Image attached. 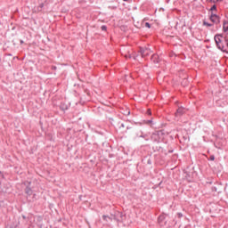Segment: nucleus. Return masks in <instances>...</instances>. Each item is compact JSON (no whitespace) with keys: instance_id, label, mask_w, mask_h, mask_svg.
I'll list each match as a JSON object with an SVG mask.
<instances>
[{"instance_id":"obj_3","label":"nucleus","mask_w":228,"mask_h":228,"mask_svg":"<svg viewBox=\"0 0 228 228\" xmlns=\"http://www.w3.org/2000/svg\"><path fill=\"white\" fill-rule=\"evenodd\" d=\"M151 53H152V52L149 48L141 49V54H142V58H145V56H149V54H151Z\"/></svg>"},{"instance_id":"obj_10","label":"nucleus","mask_w":228,"mask_h":228,"mask_svg":"<svg viewBox=\"0 0 228 228\" xmlns=\"http://www.w3.org/2000/svg\"><path fill=\"white\" fill-rule=\"evenodd\" d=\"M144 26H145V28H148L150 29V28H151V23L146 22V23L144 24Z\"/></svg>"},{"instance_id":"obj_1","label":"nucleus","mask_w":228,"mask_h":228,"mask_svg":"<svg viewBox=\"0 0 228 228\" xmlns=\"http://www.w3.org/2000/svg\"><path fill=\"white\" fill-rule=\"evenodd\" d=\"M215 42L218 49L223 51L224 53H228V42H226V45L224 44L227 37L222 36V34H217L215 36Z\"/></svg>"},{"instance_id":"obj_11","label":"nucleus","mask_w":228,"mask_h":228,"mask_svg":"<svg viewBox=\"0 0 228 228\" xmlns=\"http://www.w3.org/2000/svg\"><path fill=\"white\" fill-rule=\"evenodd\" d=\"M125 58L127 60L128 58H131V53H128L125 54Z\"/></svg>"},{"instance_id":"obj_17","label":"nucleus","mask_w":228,"mask_h":228,"mask_svg":"<svg viewBox=\"0 0 228 228\" xmlns=\"http://www.w3.org/2000/svg\"><path fill=\"white\" fill-rule=\"evenodd\" d=\"M123 1H127V0H123Z\"/></svg>"},{"instance_id":"obj_15","label":"nucleus","mask_w":228,"mask_h":228,"mask_svg":"<svg viewBox=\"0 0 228 228\" xmlns=\"http://www.w3.org/2000/svg\"><path fill=\"white\" fill-rule=\"evenodd\" d=\"M227 42H228V38L226 37V38H225V42L224 43V45H227Z\"/></svg>"},{"instance_id":"obj_6","label":"nucleus","mask_w":228,"mask_h":228,"mask_svg":"<svg viewBox=\"0 0 228 228\" xmlns=\"http://www.w3.org/2000/svg\"><path fill=\"white\" fill-rule=\"evenodd\" d=\"M103 220H105V222H108L109 220H111V218L108 216H102Z\"/></svg>"},{"instance_id":"obj_8","label":"nucleus","mask_w":228,"mask_h":228,"mask_svg":"<svg viewBox=\"0 0 228 228\" xmlns=\"http://www.w3.org/2000/svg\"><path fill=\"white\" fill-rule=\"evenodd\" d=\"M208 3H218L219 1H222V0H208Z\"/></svg>"},{"instance_id":"obj_13","label":"nucleus","mask_w":228,"mask_h":228,"mask_svg":"<svg viewBox=\"0 0 228 228\" xmlns=\"http://www.w3.org/2000/svg\"><path fill=\"white\" fill-rule=\"evenodd\" d=\"M106 29H107L106 26H102V31H106Z\"/></svg>"},{"instance_id":"obj_16","label":"nucleus","mask_w":228,"mask_h":228,"mask_svg":"<svg viewBox=\"0 0 228 228\" xmlns=\"http://www.w3.org/2000/svg\"><path fill=\"white\" fill-rule=\"evenodd\" d=\"M148 115H151V110H148Z\"/></svg>"},{"instance_id":"obj_7","label":"nucleus","mask_w":228,"mask_h":228,"mask_svg":"<svg viewBox=\"0 0 228 228\" xmlns=\"http://www.w3.org/2000/svg\"><path fill=\"white\" fill-rule=\"evenodd\" d=\"M26 193H27L28 195H31V189L27 188V189H26Z\"/></svg>"},{"instance_id":"obj_9","label":"nucleus","mask_w":228,"mask_h":228,"mask_svg":"<svg viewBox=\"0 0 228 228\" xmlns=\"http://www.w3.org/2000/svg\"><path fill=\"white\" fill-rule=\"evenodd\" d=\"M216 10V5H213L210 9V12H215Z\"/></svg>"},{"instance_id":"obj_4","label":"nucleus","mask_w":228,"mask_h":228,"mask_svg":"<svg viewBox=\"0 0 228 228\" xmlns=\"http://www.w3.org/2000/svg\"><path fill=\"white\" fill-rule=\"evenodd\" d=\"M151 61H153V63H159V55L153 54L151 56Z\"/></svg>"},{"instance_id":"obj_2","label":"nucleus","mask_w":228,"mask_h":228,"mask_svg":"<svg viewBox=\"0 0 228 228\" xmlns=\"http://www.w3.org/2000/svg\"><path fill=\"white\" fill-rule=\"evenodd\" d=\"M210 20H211V22H214L215 24H218V22H220V18L218 17V15L211 12Z\"/></svg>"},{"instance_id":"obj_12","label":"nucleus","mask_w":228,"mask_h":228,"mask_svg":"<svg viewBox=\"0 0 228 228\" xmlns=\"http://www.w3.org/2000/svg\"><path fill=\"white\" fill-rule=\"evenodd\" d=\"M210 161H215V156L214 155L210 156Z\"/></svg>"},{"instance_id":"obj_5","label":"nucleus","mask_w":228,"mask_h":228,"mask_svg":"<svg viewBox=\"0 0 228 228\" xmlns=\"http://www.w3.org/2000/svg\"><path fill=\"white\" fill-rule=\"evenodd\" d=\"M184 113V109L183 108H178L176 111V115H183Z\"/></svg>"},{"instance_id":"obj_14","label":"nucleus","mask_w":228,"mask_h":228,"mask_svg":"<svg viewBox=\"0 0 228 228\" xmlns=\"http://www.w3.org/2000/svg\"><path fill=\"white\" fill-rule=\"evenodd\" d=\"M204 26H211V24H209V23L204 21Z\"/></svg>"}]
</instances>
